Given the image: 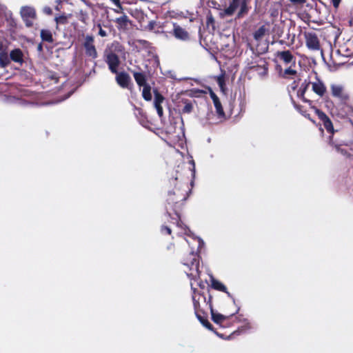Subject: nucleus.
Returning <instances> with one entry per match:
<instances>
[{
  "mask_svg": "<svg viewBox=\"0 0 353 353\" xmlns=\"http://www.w3.org/2000/svg\"><path fill=\"white\" fill-rule=\"evenodd\" d=\"M143 90H142V97L143 98L147 101H150L152 100V94H151V86L149 83L143 85Z\"/></svg>",
  "mask_w": 353,
  "mask_h": 353,
  "instance_id": "nucleus-27",
  "label": "nucleus"
},
{
  "mask_svg": "<svg viewBox=\"0 0 353 353\" xmlns=\"http://www.w3.org/2000/svg\"><path fill=\"white\" fill-rule=\"evenodd\" d=\"M154 107L161 106V103L165 100L164 97L157 90H154Z\"/></svg>",
  "mask_w": 353,
  "mask_h": 353,
  "instance_id": "nucleus-28",
  "label": "nucleus"
},
{
  "mask_svg": "<svg viewBox=\"0 0 353 353\" xmlns=\"http://www.w3.org/2000/svg\"><path fill=\"white\" fill-rule=\"evenodd\" d=\"M114 11H115L116 12H117V13H119V10H114Z\"/></svg>",
  "mask_w": 353,
  "mask_h": 353,
  "instance_id": "nucleus-57",
  "label": "nucleus"
},
{
  "mask_svg": "<svg viewBox=\"0 0 353 353\" xmlns=\"http://www.w3.org/2000/svg\"><path fill=\"white\" fill-rule=\"evenodd\" d=\"M138 42L140 43H147V41H145V40H138Z\"/></svg>",
  "mask_w": 353,
  "mask_h": 353,
  "instance_id": "nucleus-54",
  "label": "nucleus"
},
{
  "mask_svg": "<svg viewBox=\"0 0 353 353\" xmlns=\"http://www.w3.org/2000/svg\"><path fill=\"white\" fill-rule=\"evenodd\" d=\"M336 53H337V54H340V50H338L336 51Z\"/></svg>",
  "mask_w": 353,
  "mask_h": 353,
  "instance_id": "nucleus-58",
  "label": "nucleus"
},
{
  "mask_svg": "<svg viewBox=\"0 0 353 353\" xmlns=\"http://www.w3.org/2000/svg\"><path fill=\"white\" fill-rule=\"evenodd\" d=\"M23 52L19 48L12 50L10 54V59L17 63H21L23 61Z\"/></svg>",
  "mask_w": 353,
  "mask_h": 353,
  "instance_id": "nucleus-23",
  "label": "nucleus"
},
{
  "mask_svg": "<svg viewBox=\"0 0 353 353\" xmlns=\"http://www.w3.org/2000/svg\"><path fill=\"white\" fill-rule=\"evenodd\" d=\"M125 51V48L122 44H121L119 41H113L110 48L109 51L108 52L114 53V54H123Z\"/></svg>",
  "mask_w": 353,
  "mask_h": 353,
  "instance_id": "nucleus-19",
  "label": "nucleus"
},
{
  "mask_svg": "<svg viewBox=\"0 0 353 353\" xmlns=\"http://www.w3.org/2000/svg\"><path fill=\"white\" fill-rule=\"evenodd\" d=\"M310 82L307 80H305L304 82L301 83L299 89L297 91V97L303 102L311 104L312 101L304 97L305 93L310 85Z\"/></svg>",
  "mask_w": 353,
  "mask_h": 353,
  "instance_id": "nucleus-13",
  "label": "nucleus"
},
{
  "mask_svg": "<svg viewBox=\"0 0 353 353\" xmlns=\"http://www.w3.org/2000/svg\"><path fill=\"white\" fill-rule=\"evenodd\" d=\"M334 148L337 152H339L343 155L346 154L347 152L344 149L341 148L339 145H335Z\"/></svg>",
  "mask_w": 353,
  "mask_h": 353,
  "instance_id": "nucleus-42",
  "label": "nucleus"
},
{
  "mask_svg": "<svg viewBox=\"0 0 353 353\" xmlns=\"http://www.w3.org/2000/svg\"><path fill=\"white\" fill-rule=\"evenodd\" d=\"M257 329L255 322L244 318V334L252 333Z\"/></svg>",
  "mask_w": 353,
  "mask_h": 353,
  "instance_id": "nucleus-25",
  "label": "nucleus"
},
{
  "mask_svg": "<svg viewBox=\"0 0 353 353\" xmlns=\"http://www.w3.org/2000/svg\"><path fill=\"white\" fill-rule=\"evenodd\" d=\"M306 46L312 50H320L319 40L314 32H309L305 34Z\"/></svg>",
  "mask_w": 353,
  "mask_h": 353,
  "instance_id": "nucleus-11",
  "label": "nucleus"
},
{
  "mask_svg": "<svg viewBox=\"0 0 353 353\" xmlns=\"http://www.w3.org/2000/svg\"><path fill=\"white\" fill-rule=\"evenodd\" d=\"M26 27L28 28H30L33 26V21L35 19H32V18H22Z\"/></svg>",
  "mask_w": 353,
  "mask_h": 353,
  "instance_id": "nucleus-40",
  "label": "nucleus"
},
{
  "mask_svg": "<svg viewBox=\"0 0 353 353\" xmlns=\"http://www.w3.org/2000/svg\"><path fill=\"white\" fill-rule=\"evenodd\" d=\"M10 58L6 52H0V65L3 68L7 66L10 63Z\"/></svg>",
  "mask_w": 353,
  "mask_h": 353,
  "instance_id": "nucleus-31",
  "label": "nucleus"
},
{
  "mask_svg": "<svg viewBox=\"0 0 353 353\" xmlns=\"http://www.w3.org/2000/svg\"><path fill=\"white\" fill-rule=\"evenodd\" d=\"M83 36V41L81 46L84 51V55L90 60H94L98 57V52L95 46L94 37L92 34H86Z\"/></svg>",
  "mask_w": 353,
  "mask_h": 353,
  "instance_id": "nucleus-4",
  "label": "nucleus"
},
{
  "mask_svg": "<svg viewBox=\"0 0 353 353\" xmlns=\"http://www.w3.org/2000/svg\"><path fill=\"white\" fill-rule=\"evenodd\" d=\"M114 22L116 23L117 28L119 30H125L128 29L130 20L127 15L123 14V16L117 18Z\"/></svg>",
  "mask_w": 353,
  "mask_h": 353,
  "instance_id": "nucleus-17",
  "label": "nucleus"
},
{
  "mask_svg": "<svg viewBox=\"0 0 353 353\" xmlns=\"http://www.w3.org/2000/svg\"><path fill=\"white\" fill-rule=\"evenodd\" d=\"M243 14V5L240 7L239 13H238V17H240Z\"/></svg>",
  "mask_w": 353,
  "mask_h": 353,
  "instance_id": "nucleus-50",
  "label": "nucleus"
},
{
  "mask_svg": "<svg viewBox=\"0 0 353 353\" xmlns=\"http://www.w3.org/2000/svg\"><path fill=\"white\" fill-rule=\"evenodd\" d=\"M265 32V28L264 26H262L254 32L253 37L255 40L259 41L264 36Z\"/></svg>",
  "mask_w": 353,
  "mask_h": 353,
  "instance_id": "nucleus-33",
  "label": "nucleus"
},
{
  "mask_svg": "<svg viewBox=\"0 0 353 353\" xmlns=\"http://www.w3.org/2000/svg\"><path fill=\"white\" fill-rule=\"evenodd\" d=\"M156 26V22L154 21H151L149 22L148 25V29L150 30H152L154 28V26Z\"/></svg>",
  "mask_w": 353,
  "mask_h": 353,
  "instance_id": "nucleus-44",
  "label": "nucleus"
},
{
  "mask_svg": "<svg viewBox=\"0 0 353 353\" xmlns=\"http://www.w3.org/2000/svg\"><path fill=\"white\" fill-rule=\"evenodd\" d=\"M170 34L175 39L184 42L189 41L191 39L188 31L176 23H173V28L170 32Z\"/></svg>",
  "mask_w": 353,
  "mask_h": 353,
  "instance_id": "nucleus-5",
  "label": "nucleus"
},
{
  "mask_svg": "<svg viewBox=\"0 0 353 353\" xmlns=\"http://www.w3.org/2000/svg\"><path fill=\"white\" fill-rule=\"evenodd\" d=\"M216 82L222 91H224L225 86V73H222L218 77H216Z\"/></svg>",
  "mask_w": 353,
  "mask_h": 353,
  "instance_id": "nucleus-34",
  "label": "nucleus"
},
{
  "mask_svg": "<svg viewBox=\"0 0 353 353\" xmlns=\"http://www.w3.org/2000/svg\"><path fill=\"white\" fill-rule=\"evenodd\" d=\"M97 27L99 28L98 35L101 37H105L108 35V32L102 28V26L100 23L97 25Z\"/></svg>",
  "mask_w": 353,
  "mask_h": 353,
  "instance_id": "nucleus-38",
  "label": "nucleus"
},
{
  "mask_svg": "<svg viewBox=\"0 0 353 353\" xmlns=\"http://www.w3.org/2000/svg\"><path fill=\"white\" fill-rule=\"evenodd\" d=\"M37 48L39 52H42L43 51L42 43H39Z\"/></svg>",
  "mask_w": 353,
  "mask_h": 353,
  "instance_id": "nucleus-48",
  "label": "nucleus"
},
{
  "mask_svg": "<svg viewBox=\"0 0 353 353\" xmlns=\"http://www.w3.org/2000/svg\"><path fill=\"white\" fill-rule=\"evenodd\" d=\"M330 89L332 97L337 98L341 102L345 103L349 99V94L344 90L342 85L332 83Z\"/></svg>",
  "mask_w": 353,
  "mask_h": 353,
  "instance_id": "nucleus-7",
  "label": "nucleus"
},
{
  "mask_svg": "<svg viewBox=\"0 0 353 353\" xmlns=\"http://www.w3.org/2000/svg\"><path fill=\"white\" fill-rule=\"evenodd\" d=\"M55 21L57 24L65 25L68 23V17L65 14L60 15L55 17Z\"/></svg>",
  "mask_w": 353,
  "mask_h": 353,
  "instance_id": "nucleus-35",
  "label": "nucleus"
},
{
  "mask_svg": "<svg viewBox=\"0 0 353 353\" xmlns=\"http://www.w3.org/2000/svg\"><path fill=\"white\" fill-rule=\"evenodd\" d=\"M182 102L185 104L184 107L181 110L182 113L189 114L193 110V105L188 99H183Z\"/></svg>",
  "mask_w": 353,
  "mask_h": 353,
  "instance_id": "nucleus-30",
  "label": "nucleus"
},
{
  "mask_svg": "<svg viewBox=\"0 0 353 353\" xmlns=\"http://www.w3.org/2000/svg\"><path fill=\"white\" fill-rule=\"evenodd\" d=\"M170 185H173L172 190L168 191L166 199L165 209L168 215L172 219V223L178 227H181V212L185 201L188 197V185L179 182L178 176H172L169 179Z\"/></svg>",
  "mask_w": 353,
  "mask_h": 353,
  "instance_id": "nucleus-1",
  "label": "nucleus"
},
{
  "mask_svg": "<svg viewBox=\"0 0 353 353\" xmlns=\"http://www.w3.org/2000/svg\"><path fill=\"white\" fill-rule=\"evenodd\" d=\"M137 110H139V113L142 112V110L141 108H138Z\"/></svg>",
  "mask_w": 353,
  "mask_h": 353,
  "instance_id": "nucleus-56",
  "label": "nucleus"
},
{
  "mask_svg": "<svg viewBox=\"0 0 353 353\" xmlns=\"http://www.w3.org/2000/svg\"><path fill=\"white\" fill-rule=\"evenodd\" d=\"M211 287L218 291L225 292L230 296V293L227 291V288L219 281L212 277L211 279Z\"/></svg>",
  "mask_w": 353,
  "mask_h": 353,
  "instance_id": "nucleus-24",
  "label": "nucleus"
},
{
  "mask_svg": "<svg viewBox=\"0 0 353 353\" xmlns=\"http://www.w3.org/2000/svg\"><path fill=\"white\" fill-rule=\"evenodd\" d=\"M75 17L84 24H88L89 20V14L86 10H79L75 12Z\"/></svg>",
  "mask_w": 353,
  "mask_h": 353,
  "instance_id": "nucleus-26",
  "label": "nucleus"
},
{
  "mask_svg": "<svg viewBox=\"0 0 353 353\" xmlns=\"http://www.w3.org/2000/svg\"><path fill=\"white\" fill-rule=\"evenodd\" d=\"M211 3H212V6L213 8H215L216 6H219L216 1H212Z\"/></svg>",
  "mask_w": 353,
  "mask_h": 353,
  "instance_id": "nucleus-51",
  "label": "nucleus"
},
{
  "mask_svg": "<svg viewBox=\"0 0 353 353\" xmlns=\"http://www.w3.org/2000/svg\"><path fill=\"white\" fill-rule=\"evenodd\" d=\"M161 231L165 234L170 235L172 234V230L166 225H163L161 228Z\"/></svg>",
  "mask_w": 353,
  "mask_h": 353,
  "instance_id": "nucleus-41",
  "label": "nucleus"
},
{
  "mask_svg": "<svg viewBox=\"0 0 353 353\" xmlns=\"http://www.w3.org/2000/svg\"><path fill=\"white\" fill-rule=\"evenodd\" d=\"M323 125L324 128L326 129L327 132L329 133H333L334 132V127L332 122L331 121L330 119L327 117V119L322 121Z\"/></svg>",
  "mask_w": 353,
  "mask_h": 353,
  "instance_id": "nucleus-32",
  "label": "nucleus"
},
{
  "mask_svg": "<svg viewBox=\"0 0 353 353\" xmlns=\"http://www.w3.org/2000/svg\"><path fill=\"white\" fill-rule=\"evenodd\" d=\"M248 0H244V14L248 11V6L247 5Z\"/></svg>",
  "mask_w": 353,
  "mask_h": 353,
  "instance_id": "nucleus-49",
  "label": "nucleus"
},
{
  "mask_svg": "<svg viewBox=\"0 0 353 353\" xmlns=\"http://www.w3.org/2000/svg\"><path fill=\"white\" fill-rule=\"evenodd\" d=\"M1 49V46L0 45V50Z\"/></svg>",
  "mask_w": 353,
  "mask_h": 353,
  "instance_id": "nucleus-60",
  "label": "nucleus"
},
{
  "mask_svg": "<svg viewBox=\"0 0 353 353\" xmlns=\"http://www.w3.org/2000/svg\"><path fill=\"white\" fill-rule=\"evenodd\" d=\"M200 323L208 330L213 331L214 327L208 319V314L204 311L195 314Z\"/></svg>",
  "mask_w": 353,
  "mask_h": 353,
  "instance_id": "nucleus-16",
  "label": "nucleus"
},
{
  "mask_svg": "<svg viewBox=\"0 0 353 353\" xmlns=\"http://www.w3.org/2000/svg\"><path fill=\"white\" fill-rule=\"evenodd\" d=\"M210 96L213 101L214 108L216 109V112L219 118L225 117V112L221 103V101L218 96L214 92L210 87H207Z\"/></svg>",
  "mask_w": 353,
  "mask_h": 353,
  "instance_id": "nucleus-9",
  "label": "nucleus"
},
{
  "mask_svg": "<svg viewBox=\"0 0 353 353\" xmlns=\"http://www.w3.org/2000/svg\"><path fill=\"white\" fill-rule=\"evenodd\" d=\"M321 55H322V57H323V50H321Z\"/></svg>",
  "mask_w": 353,
  "mask_h": 353,
  "instance_id": "nucleus-59",
  "label": "nucleus"
},
{
  "mask_svg": "<svg viewBox=\"0 0 353 353\" xmlns=\"http://www.w3.org/2000/svg\"><path fill=\"white\" fill-rule=\"evenodd\" d=\"M278 56L285 63H290L293 61L295 63V59L290 50H284L278 52Z\"/></svg>",
  "mask_w": 353,
  "mask_h": 353,
  "instance_id": "nucleus-21",
  "label": "nucleus"
},
{
  "mask_svg": "<svg viewBox=\"0 0 353 353\" xmlns=\"http://www.w3.org/2000/svg\"><path fill=\"white\" fill-rule=\"evenodd\" d=\"M203 300L207 305L209 306L208 303V297L207 298L203 294L199 292L196 289H194V294L192 295V301L194 305V313L201 312L203 310L200 307V301Z\"/></svg>",
  "mask_w": 353,
  "mask_h": 353,
  "instance_id": "nucleus-10",
  "label": "nucleus"
},
{
  "mask_svg": "<svg viewBox=\"0 0 353 353\" xmlns=\"http://www.w3.org/2000/svg\"><path fill=\"white\" fill-rule=\"evenodd\" d=\"M198 257L199 256L192 251L188 254L183 261V264L189 268V272H186L187 275L192 279L199 276V261Z\"/></svg>",
  "mask_w": 353,
  "mask_h": 353,
  "instance_id": "nucleus-3",
  "label": "nucleus"
},
{
  "mask_svg": "<svg viewBox=\"0 0 353 353\" xmlns=\"http://www.w3.org/2000/svg\"><path fill=\"white\" fill-rule=\"evenodd\" d=\"M316 79L317 81L312 83V90L319 96L323 97L326 92V87L318 77Z\"/></svg>",
  "mask_w": 353,
  "mask_h": 353,
  "instance_id": "nucleus-12",
  "label": "nucleus"
},
{
  "mask_svg": "<svg viewBox=\"0 0 353 353\" xmlns=\"http://www.w3.org/2000/svg\"><path fill=\"white\" fill-rule=\"evenodd\" d=\"M296 74V71L295 70L292 69L291 67H289L288 68L285 70L283 77H285L286 75H295Z\"/></svg>",
  "mask_w": 353,
  "mask_h": 353,
  "instance_id": "nucleus-39",
  "label": "nucleus"
},
{
  "mask_svg": "<svg viewBox=\"0 0 353 353\" xmlns=\"http://www.w3.org/2000/svg\"><path fill=\"white\" fill-rule=\"evenodd\" d=\"M294 4H303L306 2V0H290Z\"/></svg>",
  "mask_w": 353,
  "mask_h": 353,
  "instance_id": "nucleus-45",
  "label": "nucleus"
},
{
  "mask_svg": "<svg viewBox=\"0 0 353 353\" xmlns=\"http://www.w3.org/2000/svg\"><path fill=\"white\" fill-rule=\"evenodd\" d=\"M133 77L139 87L148 84L147 75L145 72L132 71Z\"/></svg>",
  "mask_w": 353,
  "mask_h": 353,
  "instance_id": "nucleus-14",
  "label": "nucleus"
},
{
  "mask_svg": "<svg viewBox=\"0 0 353 353\" xmlns=\"http://www.w3.org/2000/svg\"><path fill=\"white\" fill-rule=\"evenodd\" d=\"M276 70H279L280 72H281V70H282L281 66V65H276Z\"/></svg>",
  "mask_w": 353,
  "mask_h": 353,
  "instance_id": "nucleus-53",
  "label": "nucleus"
},
{
  "mask_svg": "<svg viewBox=\"0 0 353 353\" xmlns=\"http://www.w3.org/2000/svg\"><path fill=\"white\" fill-rule=\"evenodd\" d=\"M329 143H330V144H332V138L331 137H330Z\"/></svg>",
  "mask_w": 353,
  "mask_h": 353,
  "instance_id": "nucleus-55",
  "label": "nucleus"
},
{
  "mask_svg": "<svg viewBox=\"0 0 353 353\" xmlns=\"http://www.w3.org/2000/svg\"><path fill=\"white\" fill-rule=\"evenodd\" d=\"M206 26L208 28L211 26L212 30H215V19L210 10L208 11L206 15Z\"/></svg>",
  "mask_w": 353,
  "mask_h": 353,
  "instance_id": "nucleus-29",
  "label": "nucleus"
},
{
  "mask_svg": "<svg viewBox=\"0 0 353 353\" xmlns=\"http://www.w3.org/2000/svg\"><path fill=\"white\" fill-rule=\"evenodd\" d=\"M314 109H315L316 114H317V116L319 117V119L321 121L328 117L327 116V114L325 112H323L322 110H321L316 108H315Z\"/></svg>",
  "mask_w": 353,
  "mask_h": 353,
  "instance_id": "nucleus-37",
  "label": "nucleus"
},
{
  "mask_svg": "<svg viewBox=\"0 0 353 353\" xmlns=\"http://www.w3.org/2000/svg\"><path fill=\"white\" fill-rule=\"evenodd\" d=\"M212 295L209 293L208 303H209L212 320L214 323L221 327H225L229 320L233 319L234 314L239 312L240 307H236L232 312L228 313V314H221L214 311L212 305Z\"/></svg>",
  "mask_w": 353,
  "mask_h": 353,
  "instance_id": "nucleus-2",
  "label": "nucleus"
},
{
  "mask_svg": "<svg viewBox=\"0 0 353 353\" xmlns=\"http://www.w3.org/2000/svg\"><path fill=\"white\" fill-rule=\"evenodd\" d=\"M116 74L115 81L123 89L131 90L133 84L132 79L128 73L125 71L118 72L114 73Z\"/></svg>",
  "mask_w": 353,
  "mask_h": 353,
  "instance_id": "nucleus-6",
  "label": "nucleus"
},
{
  "mask_svg": "<svg viewBox=\"0 0 353 353\" xmlns=\"http://www.w3.org/2000/svg\"><path fill=\"white\" fill-rule=\"evenodd\" d=\"M341 0H332V3L333 4V6L335 8H337L341 3Z\"/></svg>",
  "mask_w": 353,
  "mask_h": 353,
  "instance_id": "nucleus-47",
  "label": "nucleus"
},
{
  "mask_svg": "<svg viewBox=\"0 0 353 353\" xmlns=\"http://www.w3.org/2000/svg\"><path fill=\"white\" fill-rule=\"evenodd\" d=\"M247 67L250 69H254L260 77H265L268 74V69L265 65L263 66H261L259 64H255L254 63H248Z\"/></svg>",
  "mask_w": 353,
  "mask_h": 353,
  "instance_id": "nucleus-18",
  "label": "nucleus"
},
{
  "mask_svg": "<svg viewBox=\"0 0 353 353\" xmlns=\"http://www.w3.org/2000/svg\"><path fill=\"white\" fill-rule=\"evenodd\" d=\"M105 61L108 64L110 71L112 73L117 72L118 68L120 65L119 55L108 52V50H106L105 52Z\"/></svg>",
  "mask_w": 353,
  "mask_h": 353,
  "instance_id": "nucleus-8",
  "label": "nucleus"
},
{
  "mask_svg": "<svg viewBox=\"0 0 353 353\" xmlns=\"http://www.w3.org/2000/svg\"><path fill=\"white\" fill-rule=\"evenodd\" d=\"M239 1L240 0H232L230 6L227 8L224 9L222 12L220 13L221 16H232L239 6Z\"/></svg>",
  "mask_w": 353,
  "mask_h": 353,
  "instance_id": "nucleus-15",
  "label": "nucleus"
},
{
  "mask_svg": "<svg viewBox=\"0 0 353 353\" xmlns=\"http://www.w3.org/2000/svg\"><path fill=\"white\" fill-rule=\"evenodd\" d=\"M40 37L43 42L52 43L54 41L51 30L48 29H42L40 32Z\"/></svg>",
  "mask_w": 353,
  "mask_h": 353,
  "instance_id": "nucleus-22",
  "label": "nucleus"
},
{
  "mask_svg": "<svg viewBox=\"0 0 353 353\" xmlns=\"http://www.w3.org/2000/svg\"><path fill=\"white\" fill-rule=\"evenodd\" d=\"M196 93H204V94H205V93H206V92H205V91H204V90H197L196 91Z\"/></svg>",
  "mask_w": 353,
  "mask_h": 353,
  "instance_id": "nucleus-52",
  "label": "nucleus"
},
{
  "mask_svg": "<svg viewBox=\"0 0 353 353\" xmlns=\"http://www.w3.org/2000/svg\"><path fill=\"white\" fill-rule=\"evenodd\" d=\"M21 14L22 18L36 19L37 17L35 9L29 6L23 7L21 10Z\"/></svg>",
  "mask_w": 353,
  "mask_h": 353,
  "instance_id": "nucleus-20",
  "label": "nucleus"
},
{
  "mask_svg": "<svg viewBox=\"0 0 353 353\" xmlns=\"http://www.w3.org/2000/svg\"><path fill=\"white\" fill-rule=\"evenodd\" d=\"M292 102L294 105V108L299 111L302 115H303L304 117H308L310 119V114H306V112H303L302 110V106L301 105H299V104H296L294 101L292 99Z\"/></svg>",
  "mask_w": 353,
  "mask_h": 353,
  "instance_id": "nucleus-36",
  "label": "nucleus"
},
{
  "mask_svg": "<svg viewBox=\"0 0 353 353\" xmlns=\"http://www.w3.org/2000/svg\"><path fill=\"white\" fill-rule=\"evenodd\" d=\"M112 2L114 3V4L118 7L119 9H122V6L121 5V3H120V0H111Z\"/></svg>",
  "mask_w": 353,
  "mask_h": 353,
  "instance_id": "nucleus-46",
  "label": "nucleus"
},
{
  "mask_svg": "<svg viewBox=\"0 0 353 353\" xmlns=\"http://www.w3.org/2000/svg\"><path fill=\"white\" fill-rule=\"evenodd\" d=\"M157 114L159 116V117H162L163 116V110L162 106H158L155 107Z\"/></svg>",
  "mask_w": 353,
  "mask_h": 353,
  "instance_id": "nucleus-43",
  "label": "nucleus"
}]
</instances>
